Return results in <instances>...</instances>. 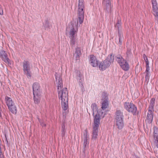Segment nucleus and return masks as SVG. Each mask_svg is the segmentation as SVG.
Returning a JSON list of instances; mask_svg holds the SVG:
<instances>
[{
	"mask_svg": "<svg viewBox=\"0 0 158 158\" xmlns=\"http://www.w3.org/2000/svg\"><path fill=\"white\" fill-rule=\"evenodd\" d=\"M123 113L119 110H117L114 116V120H123Z\"/></svg>",
	"mask_w": 158,
	"mask_h": 158,
	"instance_id": "obj_14",
	"label": "nucleus"
},
{
	"mask_svg": "<svg viewBox=\"0 0 158 158\" xmlns=\"http://www.w3.org/2000/svg\"><path fill=\"white\" fill-rule=\"evenodd\" d=\"M126 59L127 60H129L130 57L132 56V53L131 52V50L130 49H127L126 52Z\"/></svg>",
	"mask_w": 158,
	"mask_h": 158,
	"instance_id": "obj_26",
	"label": "nucleus"
},
{
	"mask_svg": "<svg viewBox=\"0 0 158 158\" xmlns=\"http://www.w3.org/2000/svg\"><path fill=\"white\" fill-rule=\"evenodd\" d=\"M149 74L150 73L146 72L145 77L146 81H149Z\"/></svg>",
	"mask_w": 158,
	"mask_h": 158,
	"instance_id": "obj_31",
	"label": "nucleus"
},
{
	"mask_svg": "<svg viewBox=\"0 0 158 158\" xmlns=\"http://www.w3.org/2000/svg\"><path fill=\"white\" fill-rule=\"evenodd\" d=\"M81 55V49L80 48H77L76 49L75 53L73 54V59L76 60H79Z\"/></svg>",
	"mask_w": 158,
	"mask_h": 158,
	"instance_id": "obj_15",
	"label": "nucleus"
},
{
	"mask_svg": "<svg viewBox=\"0 0 158 158\" xmlns=\"http://www.w3.org/2000/svg\"><path fill=\"white\" fill-rule=\"evenodd\" d=\"M70 45L72 46L75 44L76 41V37H70Z\"/></svg>",
	"mask_w": 158,
	"mask_h": 158,
	"instance_id": "obj_28",
	"label": "nucleus"
},
{
	"mask_svg": "<svg viewBox=\"0 0 158 158\" xmlns=\"http://www.w3.org/2000/svg\"><path fill=\"white\" fill-rule=\"evenodd\" d=\"M116 60L119 65L123 64V63H124V62L126 61L121 55H118L116 57Z\"/></svg>",
	"mask_w": 158,
	"mask_h": 158,
	"instance_id": "obj_18",
	"label": "nucleus"
},
{
	"mask_svg": "<svg viewBox=\"0 0 158 158\" xmlns=\"http://www.w3.org/2000/svg\"><path fill=\"white\" fill-rule=\"evenodd\" d=\"M124 107L129 112L131 113L133 115L135 114L137 108L132 103L125 102L124 105Z\"/></svg>",
	"mask_w": 158,
	"mask_h": 158,
	"instance_id": "obj_7",
	"label": "nucleus"
},
{
	"mask_svg": "<svg viewBox=\"0 0 158 158\" xmlns=\"http://www.w3.org/2000/svg\"><path fill=\"white\" fill-rule=\"evenodd\" d=\"M45 27L47 28L49 27V23L48 21H46L44 25Z\"/></svg>",
	"mask_w": 158,
	"mask_h": 158,
	"instance_id": "obj_35",
	"label": "nucleus"
},
{
	"mask_svg": "<svg viewBox=\"0 0 158 158\" xmlns=\"http://www.w3.org/2000/svg\"><path fill=\"white\" fill-rule=\"evenodd\" d=\"M79 21L78 19L77 23L76 22L72 23L70 27V31L69 33L70 37H76L78 31V24Z\"/></svg>",
	"mask_w": 158,
	"mask_h": 158,
	"instance_id": "obj_6",
	"label": "nucleus"
},
{
	"mask_svg": "<svg viewBox=\"0 0 158 158\" xmlns=\"http://www.w3.org/2000/svg\"><path fill=\"white\" fill-rule=\"evenodd\" d=\"M56 83L58 87V94L59 99L61 101H66L68 99V92L66 88H63L62 80L60 74L56 73Z\"/></svg>",
	"mask_w": 158,
	"mask_h": 158,
	"instance_id": "obj_1",
	"label": "nucleus"
},
{
	"mask_svg": "<svg viewBox=\"0 0 158 158\" xmlns=\"http://www.w3.org/2000/svg\"><path fill=\"white\" fill-rule=\"evenodd\" d=\"M85 3L83 0H79L78 2L77 19L80 24L83 21L84 14Z\"/></svg>",
	"mask_w": 158,
	"mask_h": 158,
	"instance_id": "obj_3",
	"label": "nucleus"
},
{
	"mask_svg": "<svg viewBox=\"0 0 158 158\" xmlns=\"http://www.w3.org/2000/svg\"><path fill=\"white\" fill-rule=\"evenodd\" d=\"M90 61L91 64L94 67L98 66V61L96 59V57L93 55H91L90 56Z\"/></svg>",
	"mask_w": 158,
	"mask_h": 158,
	"instance_id": "obj_16",
	"label": "nucleus"
},
{
	"mask_svg": "<svg viewBox=\"0 0 158 158\" xmlns=\"http://www.w3.org/2000/svg\"><path fill=\"white\" fill-rule=\"evenodd\" d=\"M0 56L5 62L7 63H10V60L7 57V55L3 50L0 51Z\"/></svg>",
	"mask_w": 158,
	"mask_h": 158,
	"instance_id": "obj_13",
	"label": "nucleus"
},
{
	"mask_svg": "<svg viewBox=\"0 0 158 158\" xmlns=\"http://www.w3.org/2000/svg\"><path fill=\"white\" fill-rule=\"evenodd\" d=\"M34 102L36 104H38L40 101V94H34Z\"/></svg>",
	"mask_w": 158,
	"mask_h": 158,
	"instance_id": "obj_22",
	"label": "nucleus"
},
{
	"mask_svg": "<svg viewBox=\"0 0 158 158\" xmlns=\"http://www.w3.org/2000/svg\"><path fill=\"white\" fill-rule=\"evenodd\" d=\"M87 132L85 130V133H84V148H85L87 145L88 143V138L87 135Z\"/></svg>",
	"mask_w": 158,
	"mask_h": 158,
	"instance_id": "obj_23",
	"label": "nucleus"
},
{
	"mask_svg": "<svg viewBox=\"0 0 158 158\" xmlns=\"http://www.w3.org/2000/svg\"><path fill=\"white\" fill-rule=\"evenodd\" d=\"M33 94H40V86L37 83H35L32 86Z\"/></svg>",
	"mask_w": 158,
	"mask_h": 158,
	"instance_id": "obj_12",
	"label": "nucleus"
},
{
	"mask_svg": "<svg viewBox=\"0 0 158 158\" xmlns=\"http://www.w3.org/2000/svg\"><path fill=\"white\" fill-rule=\"evenodd\" d=\"M23 63V71L26 74L28 78H30L31 75L29 63L28 61L25 60Z\"/></svg>",
	"mask_w": 158,
	"mask_h": 158,
	"instance_id": "obj_9",
	"label": "nucleus"
},
{
	"mask_svg": "<svg viewBox=\"0 0 158 158\" xmlns=\"http://www.w3.org/2000/svg\"><path fill=\"white\" fill-rule=\"evenodd\" d=\"M114 60V57L112 54L108 55L107 58L99 64V69L105 70L108 68Z\"/></svg>",
	"mask_w": 158,
	"mask_h": 158,
	"instance_id": "obj_4",
	"label": "nucleus"
},
{
	"mask_svg": "<svg viewBox=\"0 0 158 158\" xmlns=\"http://www.w3.org/2000/svg\"><path fill=\"white\" fill-rule=\"evenodd\" d=\"M3 14V11L2 9L1 6L0 5V15H2Z\"/></svg>",
	"mask_w": 158,
	"mask_h": 158,
	"instance_id": "obj_37",
	"label": "nucleus"
},
{
	"mask_svg": "<svg viewBox=\"0 0 158 158\" xmlns=\"http://www.w3.org/2000/svg\"><path fill=\"white\" fill-rule=\"evenodd\" d=\"M118 34L119 41H118V43L120 45H121L122 44V41L123 39V37L122 33H121V32H119Z\"/></svg>",
	"mask_w": 158,
	"mask_h": 158,
	"instance_id": "obj_27",
	"label": "nucleus"
},
{
	"mask_svg": "<svg viewBox=\"0 0 158 158\" xmlns=\"http://www.w3.org/2000/svg\"><path fill=\"white\" fill-rule=\"evenodd\" d=\"M102 115L100 116L99 115V118H103L104 117V115H105V113H103V112H102Z\"/></svg>",
	"mask_w": 158,
	"mask_h": 158,
	"instance_id": "obj_38",
	"label": "nucleus"
},
{
	"mask_svg": "<svg viewBox=\"0 0 158 158\" xmlns=\"http://www.w3.org/2000/svg\"><path fill=\"white\" fill-rule=\"evenodd\" d=\"M102 101H104L106 99H107V95L106 92H104L102 93Z\"/></svg>",
	"mask_w": 158,
	"mask_h": 158,
	"instance_id": "obj_30",
	"label": "nucleus"
},
{
	"mask_svg": "<svg viewBox=\"0 0 158 158\" xmlns=\"http://www.w3.org/2000/svg\"><path fill=\"white\" fill-rule=\"evenodd\" d=\"M77 79L79 80L80 82H81L82 78V74L80 72H77Z\"/></svg>",
	"mask_w": 158,
	"mask_h": 158,
	"instance_id": "obj_29",
	"label": "nucleus"
},
{
	"mask_svg": "<svg viewBox=\"0 0 158 158\" xmlns=\"http://www.w3.org/2000/svg\"><path fill=\"white\" fill-rule=\"evenodd\" d=\"M143 57L144 60L146 62V64H149V62L148 58L145 54H144L143 55Z\"/></svg>",
	"mask_w": 158,
	"mask_h": 158,
	"instance_id": "obj_32",
	"label": "nucleus"
},
{
	"mask_svg": "<svg viewBox=\"0 0 158 158\" xmlns=\"http://www.w3.org/2000/svg\"><path fill=\"white\" fill-rule=\"evenodd\" d=\"M155 99L152 98L150 101V103L147 117V120L149 123H151L152 121L153 117V108L155 104Z\"/></svg>",
	"mask_w": 158,
	"mask_h": 158,
	"instance_id": "obj_5",
	"label": "nucleus"
},
{
	"mask_svg": "<svg viewBox=\"0 0 158 158\" xmlns=\"http://www.w3.org/2000/svg\"><path fill=\"white\" fill-rule=\"evenodd\" d=\"M41 125L43 126H44L45 127L46 126V124H44V123H42L41 124Z\"/></svg>",
	"mask_w": 158,
	"mask_h": 158,
	"instance_id": "obj_39",
	"label": "nucleus"
},
{
	"mask_svg": "<svg viewBox=\"0 0 158 158\" xmlns=\"http://www.w3.org/2000/svg\"><path fill=\"white\" fill-rule=\"evenodd\" d=\"M120 22L119 21H118V22H117L115 26L116 27H117L118 28H119V27L120 26Z\"/></svg>",
	"mask_w": 158,
	"mask_h": 158,
	"instance_id": "obj_36",
	"label": "nucleus"
},
{
	"mask_svg": "<svg viewBox=\"0 0 158 158\" xmlns=\"http://www.w3.org/2000/svg\"><path fill=\"white\" fill-rule=\"evenodd\" d=\"M152 13L155 16V19L158 20V5L156 0H152Z\"/></svg>",
	"mask_w": 158,
	"mask_h": 158,
	"instance_id": "obj_8",
	"label": "nucleus"
},
{
	"mask_svg": "<svg viewBox=\"0 0 158 158\" xmlns=\"http://www.w3.org/2000/svg\"><path fill=\"white\" fill-rule=\"evenodd\" d=\"M108 106V102L107 99L102 101V108L103 110H104L107 108Z\"/></svg>",
	"mask_w": 158,
	"mask_h": 158,
	"instance_id": "obj_24",
	"label": "nucleus"
},
{
	"mask_svg": "<svg viewBox=\"0 0 158 158\" xmlns=\"http://www.w3.org/2000/svg\"><path fill=\"white\" fill-rule=\"evenodd\" d=\"M146 69L145 71L146 72L150 73L149 71L150 70L149 67V64H146Z\"/></svg>",
	"mask_w": 158,
	"mask_h": 158,
	"instance_id": "obj_34",
	"label": "nucleus"
},
{
	"mask_svg": "<svg viewBox=\"0 0 158 158\" xmlns=\"http://www.w3.org/2000/svg\"><path fill=\"white\" fill-rule=\"evenodd\" d=\"M103 3L105 5L106 9H110V0H103Z\"/></svg>",
	"mask_w": 158,
	"mask_h": 158,
	"instance_id": "obj_25",
	"label": "nucleus"
},
{
	"mask_svg": "<svg viewBox=\"0 0 158 158\" xmlns=\"http://www.w3.org/2000/svg\"><path fill=\"white\" fill-rule=\"evenodd\" d=\"M68 100L61 101V106L64 111L63 112V115H65L68 112Z\"/></svg>",
	"mask_w": 158,
	"mask_h": 158,
	"instance_id": "obj_11",
	"label": "nucleus"
},
{
	"mask_svg": "<svg viewBox=\"0 0 158 158\" xmlns=\"http://www.w3.org/2000/svg\"><path fill=\"white\" fill-rule=\"evenodd\" d=\"M9 110L10 111L14 114H16L17 113V110L15 104H14L8 107Z\"/></svg>",
	"mask_w": 158,
	"mask_h": 158,
	"instance_id": "obj_21",
	"label": "nucleus"
},
{
	"mask_svg": "<svg viewBox=\"0 0 158 158\" xmlns=\"http://www.w3.org/2000/svg\"><path fill=\"white\" fill-rule=\"evenodd\" d=\"M153 130L154 146L155 149H157L158 148V129L157 127H154Z\"/></svg>",
	"mask_w": 158,
	"mask_h": 158,
	"instance_id": "obj_10",
	"label": "nucleus"
},
{
	"mask_svg": "<svg viewBox=\"0 0 158 158\" xmlns=\"http://www.w3.org/2000/svg\"><path fill=\"white\" fill-rule=\"evenodd\" d=\"M115 124L118 128L119 129H121L124 126L123 120H114Z\"/></svg>",
	"mask_w": 158,
	"mask_h": 158,
	"instance_id": "obj_17",
	"label": "nucleus"
},
{
	"mask_svg": "<svg viewBox=\"0 0 158 158\" xmlns=\"http://www.w3.org/2000/svg\"><path fill=\"white\" fill-rule=\"evenodd\" d=\"M64 127L65 126L64 125H63L62 127V129H61V131L62 132V135L63 136H64V135L65 134V130H64Z\"/></svg>",
	"mask_w": 158,
	"mask_h": 158,
	"instance_id": "obj_33",
	"label": "nucleus"
},
{
	"mask_svg": "<svg viewBox=\"0 0 158 158\" xmlns=\"http://www.w3.org/2000/svg\"><path fill=\"white\" fill-rule=\"evenodd\" d=\"M5 100L6 103L8 107H9V106H10L15 104L11 98L7 96L6 97Z\"/></svg>",
	"mask_w": 158,
	"mask_h": 158,
	"instance_id": "obj_20",
	"label": "nucleus"
},
{
	"mask_svg": "<svg viewBox=\"0 0 158 158\" xmlns=\"http://www.w3.org/2000/svg\"><path fill=\"white\" fill-rule=\"evenodd\" d=\"M123 64L120 65L121 68L124 71H127L129 69V65L127 61H125Z\"/></svg>",
	"mask_w": 158,
	"mask_h": 158,
	"instance_id": "obj_19",
	"label": "nucleus"
},
{
	"mask_svg": "<svg viewBox=\"0 0 158 158\" xmlns=\"http://www.w3.org/2000/svg\"><path fill=\"white\" fill-rule=\"evenodd\" d=\"M91 108L93 110V115L94 117L93 138L96 139L98 136V127L99 126V113L98 108L95 103H93L92 104Z\"/></svg>",
	"mask_w": 158,
	"mask_h": 158,
	"instance_id": "obj_2",
	"label": "nucleus"
}]
</instances>
